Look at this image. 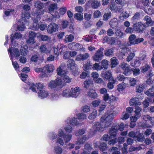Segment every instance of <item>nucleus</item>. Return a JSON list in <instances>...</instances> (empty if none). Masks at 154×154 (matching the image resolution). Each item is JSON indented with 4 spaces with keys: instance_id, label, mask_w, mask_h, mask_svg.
<instances>
[{
    "instance_id": "f257e3e1",
    "label": "nucleus",
    "mask_w": 154,
    "mask_h": 154,
    "mask_svg": "<svg viewBox=\"0 0 154 154\" xmlns=\"http://www.w3.org/2000/svg\"><path fill=\"white\" fill-rule=\"evenodd\" d=\"M118 113V111L115 107H112L108 109L105 113L104 116L101 118V122H103L106 121L105 125L103 126L99 122H94L92 128L91 129V131L92 134H95L97 131H102L105 130L106 127L109 126L111 123L114 116H116Z\"/></svg>"
},
{
    "instance_id": "f03ea898",
    "label": "nucleus",
    "mask_w": 154,
    "mask_h": 154,
    "mask_svg": "<svg viewBox=\"0 0 154 154\" xmlns=\"http://www.w3.org/2000/svg\"><path fill=\"white\" fill-rule=\"evenodd\" d=\"M65 85L62 79L60 78L51 80L48 83V86L50 88L54 91H57L60 90Z\"/></svg>"
},
{
    "instance_id": "7ed1b4c3",
    "label": "nucleus",
    "mask_w": 154,
    "mask_h": 154,
    "mask_svg": "<svg viewBox=\"0 0 154 154\" xmlns=\"http://www.w3.org/2000/svg\"><path fill=\"white\" fill-rule=\"evenodd\" d=\"M30 17V15L28 12H25L23 13L21 19L19 22L21 23V25H18L17 27L18 30L23 31L25 29V26L28 24V19Z\"/></svg>"
},
{
    "instance_id": "20e7f679",
    "label": "nucleus",
    "mask_w": 154,
    "mask_h": 154,
    "mask_svg": "<svg viewBox=\"0 0 154 154\" xmlns=\"http://www.w3.org/2000/svg\"><path fill=\"white\" fill-rule=\"evenodd\" d=\"M103 50L104 49L102 47L99 49L92 57L93 60L96 62H100L103 56Z\"/></svg>"
},
{
    "instance_id": "39448f33",
    "label": "nucleus",
    "mask_w": 154,
    "mask_h": 154,
    "mask_svg": "<svg viewBox=\"0 0 154 154\" xmlns=\"http://www.w3.org/2000/svg\"><path fill=\"white\" fill-rule=\"evenodd\" d=\"M40 20V17H37V20L35 18L33 20V25L32 27V29L34 30H38V29L42 31H44L46 29L47 25L45 24L39 25L38 24V21Z\"/></svg>"
},
{
    "instance_id": "423d86ee",
    "label": "nucleus",
    "mask_w": 154,
    "mask_h": 154,
    "mask_svg": "<svg viewBox=\"0 0 154 154\" xmlns=\"http://www.w3.org/2000/svg\"><path fill=\"white\" fill-rule=\"evenodd\" d=\"M8 51L10 53V59L11 61L14 57L17 59L20 56V53L17 48L11 47L8 49Z\"/></svg>"
},
{
    "instance_id": "0eeeda50",
    "label": "nucleus",
    "mask_w": 154,
    "mask_h": 154,
    "mask_svg": "<svg viewBox=\"0 0 154 154\" xmlns=\"http://www.w3.org/2000/svg\"><path fill=\"white\" fill-rule=\"evenodd\" d=\"M100 76L105 81L112 80L114 82V81L112 76V73L110 71H107L102 72L100 75Z\"/></svg>"
},
{
    "instance_id": "6e6552de",
    "label": "nucleus",
    "mask_w": 154,
    "mask_h": 154,
    "mask_svg": "<svg viewBox=\"0 0 154 154\" xmlns=\"http://www.w3.org/2000/svg\"><path fill=\"white\" fill-rule=\"evenodd\" d=\"M44 88V85L41 83H38L36 84V85L32 83L30 84L29 87V89L31 90L33 92L37 93L36 90V88L39 91L40 90H43L42 89Z\"/></svg>"
},
{
    "instance_id": "1a4fd4ad",
    "label": "nucleus",
    "mask_w": 154,
    "mask_h": 154,
    "mask_svg": "<svg viewBox=\"0 0 154 154\" xmlns=\"http://www.w3.org/2000/svg\"><path fill=\"white\" fill-rule=\"evenodd\" d=\"M58 28V26L57 24L52 23L48 25L47 29V32L48 33L51 34L56 31Z\"/></svg>"
},
{
    "instance_id": "9d476101",
    "label": "nucleus",
    "mask_w": 154,
    "mask_h": 154,
    "mask_svg": "<svg viewBox=\"0 0 154 154\" xmlns=\"http://www.w3.org/2000/svg\"><path fill=\"white\" fill-rule=\"evenodd\" d=\"M121 68L124 71V74L125 75L128 74L131 71V69L129 65L125 63H122L121 65Z\"/></svg>"
},
{
    "instance_id": "9b49d317",
    "label": "nucleus",
    "mask_w": 154,
    "mask_h": 154,
    "mask_svg": "<svg viewBox=\"0 0 154 154\" xmlns=\"http://www.w3.org/2000/svg\"><path fill=\"white\" fill-rule=\"evenodd\" d=\"M133 27L135 31L138 32L143 31L144 26L142 23L140 22L135 23H133Z\"/></svg>"
},
{
    "instance_id": "f8f14e48",
    "label": "nucleus",
    "mask_w": 154,
    "mask_h": 154,
    "mask_svg": "<svg viewBox=\"0 0 154 154\" xmlns=\"http://www.w3.org/2000/svg\"><path fill=\"white\" fill-rule=\"evenodd\" d=\"M80 88L78 87L72 88L71 89V97H78L80 93Z\"/></svg>"
},
{
    "instance_id": "ddd939ff",
    "label": "nucleus",
    "mask_w": 154,
    "mask_h": 154,
    "mask_svg": "<svg viewBox=\"0 0 154 154\" xmlns=\"http://www.w3.org/2000/svg\"><path fill=\"white\" fill-rule=\"evenodd\" d=\"M92 150L91 146L90 144L86 143L84 146V148L83 150V151L81 153V154H91V150Z\"/></svg>"
},
{
    "instance_id": "4468645a",
    "label": "nucleus",
    "mask_w": 154,
    "mask_h": 154,
    "mask_svg": "<svg viewBox=\"0 0 154 154\" xmlns=\"http://www.w3.org/2000/svg\"><path fill=\"white\" fill-rule=\"evenodd\" d=\"M109 9L114 12H121L122 11V8L120 6H118L115 4H112L109 5Z\"/></svg>"
},
{
    "instance_id": "2eb2a0df",
    "label": "nucleus",
    "mask_w": 154,
    "mask_h": 154,
    "mask_svg": "<svg viewBox=\"0 0 154 154\" xmlns=\"http://www.w3.org/2000/svg\"><path fill=\"white\" fill-rule=\"evenodd\" d=\"M141 102L137 98H133L131 99L129 102L130 106H134L135 107L141 105Z\"/></svg>"
},
{
    "instance_id": "dca6fc26",
    "label": "nucleus",
    "mask_w": 154,
    "mask_h": 154,
    "mask_svg": "<svg viewBox=\"0 0 154 154\" xmlns=\"http://www.w3.org/2000/svg\"><path fill=\"white\" fill-rule=\"evenodd\" d=\"M115 35L117 38H124L125 34L122 32V30L119 29H116L115 32Z\"/></svg>"
},
{
    "instance_id": "f3484780",
    "label": "nucleus",
    "mask_w": 154,
    "mask_h": 154,
    "mask_svg": "<svg viewBox=\"0 0 154 154\" xmlns=\"http://www.w3.org/2000/svg\"><path fill=\"white\" fill-rule=\"evenodd\" d=\"M57 47L61 55L63 54L65 52L67 51V48L66 45L60 44L57 45Z\"/></svg>"
},
{
    "instance_id": "a211bd4d",
    "label": "nucleus",
    "mask_w": 154,
    "mask_h": 154,
    "mask_svg": "<svg viewBox=\"0 0 154 154\" xmlns=\"http://www.w3.org/2000/svg\"><path fill=\"white\" fill-rule=\"evenodd\" d=\"M91 4V7L94 9L97 8L100 5V3L95 0H92L88 2Z\"/></svg>"
},
{
    "instance_id": "6ab92c4d",
    "label": "nucleus",
    "mask_w": 154,
    "mask_h": 154,
    "mask_svg": "<svg viewBox=\"0 0 154 154\" xmlns=\"http://www.w3.org/2000/svg\"><path fill=\"white\" fill-rule=\"evenodd\" d=\"M58 8L57 4L56 3H52L49 6L48 9L49 13L50 14H53V12H54L55 10H56Z\"/></svg>"
},
{
    "instance_id": "aec40b11",
    "label": "nucleus",
    "mask_w": 154,
    "mask_h": 154,
    "mask_svg": "<svg viewBox=\"0 0 154 154\" xmlns=\"http://www.w3.org/2000/svg\"><path fill=\"white\" fill-rule=\"evenodd\" d=\"M48 95L47 91L45 90H40L38 93V97L41 98H43L47 97Z\"/></svg>"
},
{
    "instance_id": "412c9836",
    "label": "nucleus",
    "mask_w": 154,
    "mask_h": 154,
    "mask_svg": "<svg viewBox=\"0 0 154 154\" xmlns=\"http://www.w3.org/2000/svg\"><path fill=\"white\" fill-rule=\"evenodd\" d=\"M89 137H87L85 135H84L81 138H79L75 142L76 145H81L83 144L86 140L88 139Z\"/></svg>"
},
{
    "instance_id": "4be33fe9",
    "label": "nucleus",
    "mask_w": 154,
    "mask_h": 154,
    "mask_svg": "<svg viewBox=\"0 0 154 154\" xmlns=\"http://www.w3.org/2000/svg\"><path fill=\"white\" fill-rule=\"evenodd\" d=\"M135 138L136 139L137 141L141 142H143L145 139L143 134L139 132H138Z\"/></svg>"
},
{
    "instance_id": "5701e85b",
    "label": "nucleus",
    "mask_w": 154,
    "mask_h": 154,
    "mask_svg": "<svg viewBox=\"0 0 154 154\" xmlns=\"http://www.w3.org/2000/svg\"><path fill=\"white\" fill-rule=\"evenodd\" d=\"M109 24L112 28H114L118 26V22L117 19L114 18L110 21Z\"/></svg>"
},
{
    "instance_id": "b1692460",
    "label": "nucleus",
    "mask_w": 154,
    "mask_h": 154,
    "mask_svg": "<svg viewBox=\"0 0 154 154\" xmlns=\"http://www.w3.org/2000/svg\"><path fill=\"white\" fill-rule=\"evenodd\" d=\"M66 122L67 123L73 125H76L79 124V123L77 121L76 119L74 118L68 119Z\"/></svg>"
},
{
    "instance_id": "393cba45",
    "label": "nucleus",
    "mask_w": 154,
    "mask_h": 154,
    "mask_svg": "<svg viewBox=\"0 0 154 154\" xmlns=\"http://www.w3.org/2000/svg\"><path fill=\"white\" fill-rule=\"evenodd\" d=\"M44 11L43 9H38L36 13L34 14L35 16L36 17H33L32 18L34 20L35 18L36 20H37V17H39L40 19V16L44 14Z\"/></svg>"
},
{
    "instance_id": "a878e982",
    "label": "nucleus",
    "mask_w": 154,
    "mask_h": 154,
    "mask_svg": "<svg viewBox=\"0 0 154 154\" xmlns=\"http://www.w3.org/2000/svg\"><path fill=\"white\" fill-rule=\"evenodd\" d=\"M62 95L65 97H71V89L67 88L63 90L62 92Z\"/></svg>"
},
{
    "instance_id": "bb28decb",
    "label": "nucleus",
    "mask_w": 154,
    "mask_h": 154,
    "mask_svg": "<svg viewBox=\"0 0 154 154\" xmlns=\"http://www.w3.org/2000/svg\"><path fill=\"white\" fill-rule=\"evenodd\" d=\"M67 65L69 69H73L75 67V61L73 59H69L67 63Z\"/></svg>"
},
{
    "instance_id": "cd10ccee",
    "label": "nucleus",
    "mask_w": 154,
    "mask_h": 154,
    "mask_svg": "<svg viewBox=\"0 0 154 154\" xmlns=\"http://www.w3.org/2000/svg\"><path fill=\"white\" fill-rule=\"evenodd\" d=\"M44 68H45L48 73L52 72L55 69L54 66L51 64L46 65Z\"/></svg>"
},
{
    "instance_id": "c85d7f7f",
    "label": "nucleus",
    "mask_w": 154,
    "mask_h": 154,
    "mask_svg": "<svg viewBox=\"0 0 154 154\" xmlns=\"http://www.w3.org/2000/svg\"><path fill=\"white\" fill-rule=\"evenodd\" d=\"M74 38V36L72 34L66 35L65 36L64 40L65 42H71L73 41Z\"/></svg>"
},
{
    "instance_id": "c756f323",
    "label": "nucleus",
    "mask_w": 154,
    "mask_h": 154,
    "mask_svg": "<svg viewBox=\"0 0 154 154\" xmlns=\"http://www.w3.org/2000/svg\"><path fill=\"white\" fill-rule=\"evenodd\" d=\"M93 82L92 80L88 79L84 81L83 85L84 87L86 88H88L93 85Z\"/></svg>"
},
{
    "instance_id": "7c9ffc66",
    "label": "nucleus",
    "mask_w": 154,
    "mask_h": 154,
    "mask_svg": "<svg viewBox=\"0 0 154 154\" xmlns=\"http://www.w3.org/2000/svg\"><path fill=\"white\" fill-rule=\"evenodd\" d=\"M87 95L90 97L95 98L97 97V94L93 89L90 90L87 93Z\"/></svg>"
},
{
    "instance_id": "2f4dec72",
    "label": "nucleus",
    "mask_w": 154,
    "mask_h": 154,
    "mask_svg": "<svg viewBox=\"0 0 154 154\" xmlns=\"http://www.w3.org/2000/svg\"><path fill=\"white\" fill-rule=\"evenodd\" d=\"M74 44L75 43L73 42L71 44H69L68 46H70L71 45H73L75 48V49L78 50H81L83 49V47L82 45L78 43L73 45V44Z\"/></svg>"
},
{
    "instance_id": "473e14b6",
    "label": "nucleus",
    "mask_w": 154,
    "mask_h": 154,
    "mask_svg": "<svg viewBox=\"0 0 154 154\" xmlns=\"http://www.w3.org/2000/svg\"><path fill=\"white\" fill-rule=\"evenodd\" d=\"M117 130L114 128H111L109 131V134L111 138L116 136V134Z\"/></svg>"
},
{
    "instance_id": "72a5a7b5",
    "label": "nucleus",
    "mask_w": 154,
    "mask_h": 154,
    "mask_svg": "<svg viewBox=\"0 0 154 154\" xmlns=\"http://www.w3.org/2000/svg\"><path fill=\"white\" fill-rule=\"evenodd\" d=\"M144 20L146 21V24L149 26H151L153 24L152 21L151 17L148 16L145 17Z\"/></svg>"
},
{
    "instance_id": "f704fd0d",
    "label": "nucleus",
    "mask_w": 154,
    "mask_h": 154,
    "mask_svg": "<svg viewBox=\"0 0 154 154\" xmlns=\"http://www.w3.org/2000/svg\"><path fill=\"white\" fill-rule=\"evenodd\" d=\"M111 63L112 67H115L118 64V60L116 57H113L111 59Z\"/></svg>"
},
{
    "instance_id": "c9c22d12",
    "label": "nucleus",
    "mask_w": 154,
    "mask_h": 154,
    "mask_svg": "<svg viewBox=\"0 0 154 154\" xmlns=\"http://www.w3.org/2000/svg\"><path fill=\"white\" fill-rule=\"evenodd\" d=\"M136 39V35L134 34H132L129 36V42L131 44L135 45Z\"/></svg>"
},
{
    "instance_id": "e433bc0d",
    "label": "nucleus",
    "mask_w": 154,
    "mask_h": 154,
    "mask_svg": "<svg viewBox=\"0 0 154 154\" xmlns=\"http://www.w3.org/2000/svg\"><path fill=\"white\" fill-rule=\"evenodd\" d=\"M20 51L21 55L24 56L27 54L28 48L26 46H24L20 49Z\"/></svg>"
},
{
    "instance_id": "4c0bfd02",
    "label": "nucleus",
    "mask_w": 154,
    "mask_h": 154,
    "mask_svg": "<svg viewBox=\"0 0 154 154\" xmlns=\"http://www.w3.org/2000/svg\"><path fill=\"white\" fill-rule=\"evenodd\" d=\"M140 16V14L139 12H136L132 17L131 21L132 23H134L139 18Z\"/></svg>"
},
{
    "instance_id": "58836bf2",
    "label": "nucleus",
    "mask_w": 154,
    "mask_h": 154,
    "mask_svg": "<svg viewBox=\"0 0 154 154\" xmlns=\"http://www.w3.org/2000/svg\"><path fill=\"white\" fill-rule=\"evenodd\" d=\"M144 85L143 84H140L137 85L136 87V92L141 93L143 91Z\"/></svg>"
},
{
    "instance_id": "ea45409f",
    "label": "nucleus",
    "mask_w": 154,
    "mask_h": 154,
    "mask_svg": "<svg viewBox=\"0 0 154 154\" xmlns=\"http://www.w3.org/2000/svg\"><path fill=\"white\" fill-rule=\"evenodd\" d=\"M74 18L79 21L82 20L83 19V14L76 13L74 15Z\"/></svg>"
},
{
    "instance_id": "a19ab883",
    "label": "nucleus",
    "mask_w": 154,
    "mask_h": 154,
    "mask_svg": "<svg viewBox=\"0 0 154 154\" xmlns=\"http://www.w3.org/2000/svg\"><path fill=\"white\" fill-rule=\"evenodd\" d=\"M34 5L35 7L38 10L43 9L44 6L43 3L40 1L36 2L35 3Z\"/></svg>"
},
{
    "instance_id": "79ce46f5",
    "label": "nucleus",
    "mask_w": 154,
    "mask_h": 154,
    "mask_svg": "<svg viewBox=\"0 0 154 154\" xmlns=\"http://www.w3.org/2000/svg\"><path fill=\"white\" fill-rule=\"evenodd\" d=\"M129 16V15L128 13L124 11L121 14L119 17L121 20H123L127 18Z\"/></svg>"
},
{
    "instance_id": "37998d69",
    "label": "nucleus",
    "mask_w": 154,
    "mask_h": 154,
    "mask_svg": "<svg viewBox=\"0 0 154 154\" xmlns=\"http://www.w3.org/2000/svg\"><path fill=\"white\" fill-rule=\"evenodd\" d=\"M54 152L55 154H61L62 152V149L59 146H57L54 147Z\"/></svg>"
},
{
    "instance_id": "c03bdc74",
    "label": "nucleus",
    "mask_w": 154,
    "mask_h": 154,
    "mask_svg": "<svg viewBox=\"0 0 154 154\" xmlns=\"http://www.w3.org/2000/svg\"><path fill=\"white\" fill-rule=\"evenodd\" d=\"M111 13L110 12L105 13L103 16V20L105 21H106L111 17Z\"/></svg>"
},
{
    "instance_id": "a18cd8bd",
    "label": "nucleus",
    "mask_w": 154,
    "mask_h": 154,
    "mask_svg": "<svg viewBox=\"0 0 154 154\" xmlns=\"http://www.w3.org/2000/svg\"><path fill=\"white\" fill-rule=\"evenodd\" d=\"M39 50L42 53H48L49 52L45 45H41L39 48Z\"/></svg>"
},
{
    "instance_id": "49530a36",
    "label": "nucleus",
    "mask_w": 154,
    "mask_h": 154,
    "mask_svg": "<svg viewBox=\"0 0 154 154\" xmlns=\"http://www.w3.org/2000/svg\"><path fill=\"white\" fill-rule=\"evenodd\" d=\"M57 74L59 75L62 76L66 74V72L64 71L60 67H59L57 69Z\"/></svg>"
},
{
    "instance_id": "de8ad7c7",
    "label": "nucleus",
    "mask_w": 154,
    "mask_h": 154,
    "mask_svg": "<svg viewBox=\"0 0 154 154\" xmlns=\"http://www.w3.org/2000/svg\"><path fill=\"white\" fill-rule=\"evenodd\" d=\"M101 15V12L98 10H96L95 11L93 14V17L94 18H99Z\"/></svg>"
},
{
    "instance_id": "09e8293b",
    "label": "nucleus",
    "mask_w": 154,
    "mask_h": 154,
    "mask_svg": "<svg viewBox=\"0 0 154 154\" xmlns=\"http://www.w3.org/2000/svg\"><path fill=\"white\" fill-rule=\"evenodd\" d=\"M92 68L94 70H100L103 69L102 66H100L97 63H95L93 65Z\"/></svg>"
},
{
    "instance_id": "8fccbe9b",
    "label": "nucleus",
    "mask_w": 154,
    "mask_h": 154,
    "mask_svg": "<svg viewBox=\"0 0 154 154\" xmlns=\"http://www.w3.org/2000/svg\"><path fill=\"white\" fill-rule=\"evenodd\" d=\"M113 52V51L112 49H107L105 51L104 54L107 56H109L112 54Z\"/></svg>"
},
{
    "instance_id": "3c124183",
    "label": "nucleus",
    "mask_w": 154,
    "mask_h": 154,
    "mask_svg": "<svg viewBox=\"0 0 154 154\" xmlns=\"http://www.w3.org/2000/svg\"><path fill=\"white\" fill-rule=\"evenodd\" d=\"M140 117L138 114H136L134 116H132L130 118V119L131 122H136Z\"/></svg>"
},
{
    "instance_id": "603ef678",
    "label": "nucleus",
    "mask_w": 154,
    "mask_h": 154,
    "mask_svg": "<svg viewBox=\"0 0 154 154\" xmlns=\"http://www.w3.org/2000/svg\"><path fill=\"white\" fill-rule=\"evenodd\" d=\"M85 133V131L83 129H79L78 130L76 131L75 132V134L77 136L82 135L84 134Z\"/></svg>"
},
{
    "instance_id": "864d4df0",
    "label": "nucleus",
    "mask_w": 154,
    "mask_h": 154,
    "mask_svg": "<svg viewBox=\"0 0 154 154\" xmlns=\"http://www.w3.org/2000/svg\"><path fill=\"white\" fill-rule=\"evenodd\" d=\"M72 137V135L69 134H65L63 137V138L66 143H67L71 139Z\"/></svg>"
},
{
    "instance_id": "5fc2aeb1",
    "label": "nucleus",
    "mask_w": 154,
    "mask_h": 154,
    "mask_svg": "<svg viewBox=\"0 0 154 154\" xmlns=\"http://www.w3.org/2000/svg\"><path fill=\"white\" fill-rule=\"evenodd\" d=\"M129 85L134 86L136 84L137 82V80L134 78H130Z\"/></svg>"
},
{
    "instance_id": "6e6d98bb",
    "label": "nucleus",
    "mask_w": 154,
    "mask_h": 154,
    "mask_svg": "<svg viewBox=\"0 0 154 154\" xmlns=\"http://www.w3.org/2000/svg\"><path fill=\"white\" fill-rule=\"evenodd\" d=\"M134 56L135 54L133 52L130 53L128 55L126 59V61L128 62L130 61L132 59Z\"/></svg>"
},
{
    "instance_id": "4d7b16f0",
    "label": "nucleus",
    "mask_w": 154,
    "mask_h": 154,
    "mask_svg": "<svg viewBox=\"0 0 154 154\" xmlns=\"http://www.w3.org/2000/svg\"><path fill=\"white\" fill-rule=\"evenodd\" d=\"M108 65V61L105 60H103L101 61V66L103 68H104L105 69H107Z\"/></svg>"
},
{
    "instance_id": "13d9d810",
    "label": "nucleus",
    "mask_w": 154,
    "mask_h": 154,
    "mask_svg": "<svg viewBox=\"0 0 154 154\" xmlns=\"http://www.w3.org/2000/svg\"><path fill=\"white\" fill-rule=\"evenodd\" d=\"M65 131L68 133H70L72 132V127L69 125H66L64 128Z\"/></svg>"
},
{
    "instance_id": "bf43d9fd",
    "label": "nucleus",
    "mask_w": 154,
    "mask_h": 154,
    "mask_svg": "<svg viewBox=\"0 0 154 154\" xmlns=\"http://www.w3.org/2000/svg\"><path fill=\"white\" fill-rule=\"evenodd\" d=\"M39 37L41 40L43 41H49L50 40V38L45 35H40Z\"/></svg>"
},
{
    "instance_id": "052dcab7",
    "label": "nucleus",
    "mask_w": 154,
    "mask_h": 154,
    "mask_svg": "<svg viewBox=\"0 0 154 154\" xmlns=\"http://www.w3.org/2000/svg\"><path fill=\"white\" fill-rule=\"evenodd\" d=\"M97 112L96 110L94 111L89 116L88 118L89 119L92 120L94 119L97 116Z\"/></svg>"
},
{
    "instance_id": "680f3d73",
    "label": "nucleus",
    "mask_w": 154,
    "mask_h": 154,
    "mask_svg": "<svg viewBox=\"0 0 154 154\" xmlns=\"http://www.w3.org/2000/svg\"><path fill=\"white\" fill-rule=\"evenodd\" d=\"M63 79L66 83H69L71 82V79L65 74L63 76Z\"/></svg>"
},
{
    "instance_id": "e2e57ef3",
    "label": "nucleus",
    "mask_w": 154,
    "mask_h": 154,
    "mask_svg": "<svg viewBox=\"0 0 154 154\" xmlns=\"http://www.w3.org/2000/svg\"><path fill=\"white\" fill-rule=\"evenodd\" d=\"M77 117L79 119H84L86 118V116L83 113H78L77 114Z\"/></svg>"
},
{
    "instance_id": "0e129e2a",
    "label": "nucleus",
    "mask_w": 154,
    "mask_h": 154,
    "mask_svg": "<svg viewBox=\"0 0 154 154\" xmlns=\"http://www.w3.org/2000/svg\"><path fill=\"white\" fill-rule=\"evenodd\" d=\"M48 136L50 139L54 140L57 138V136L55 133L51 132L49 133Z\"/></svg>"
},
{
    "instance_id": "69168bd1",
    "label": "nucleus",
    "mask_w": 154,
    "mask_h": 154,
    "mask_svg": "<svg viewBox=\"0 0 154 154\" xmlns=\"http://www.w3.org/2000/svg\"><path fill=\"white\" fill-rule=\"evenodd\" d=\"M129 117V115L125 112H124L122 113L121 116V119L122 120H125L128 119Z\"/></svg>"
},
{
    "instance_id": "338daca9",
    "label": "nucleus",
    "mask_w": 154,
    "mask_h": 154,
    "mask_svg": "<svg viewBox=\"0 0 154 154\" xmlns=\"http://www.w3.org/2000/svg\"><path fill=\"white\" fill-rule=\"evenodd\" d=\"M99 148L101 151H103L106 150L107 147L105 143H101L99 146Z\"/></svg>"
},
{
    "instance_id": "774afa93",
    "label": "nucleus",
    "mask_w": 154,
    "mask_h": 154,
    "mask_svg": "<svg viewBox=\"0 0 154 154\" xmlns=\"http://www.w3.org/2000/svg\"><path fill=\"white\" fill-rule=\"evenodd\" d=\"M111 152H112V154H120V152L118 150V149L115 147H112L111 149Z\"/></svg>"
}]
</instances>
